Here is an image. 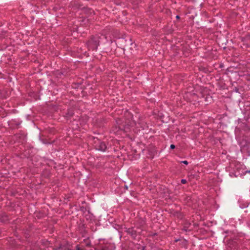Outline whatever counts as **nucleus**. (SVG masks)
I'll return each instance as SVG.
<instances>
[{"instance_id": "1", "label": "nucleus", "mask_w": 250, "mask_h": 250, "mask_svg": "<svg viewBox=\"0 0 250 250\" xmlns=\"http://www.w3.org/2000/svg\"><path fill=\"white\" fill-rule=\"evenodd\" d=\"M126 116L128 117L127 119H125V121L122 122L120 119L116 121L117 124L119 129L121 130H124L125 132H127L131 127L136 126L137 128H141L143 129L145 128L146 126V124L145 122L139 120L136 123L132 119V116L130 113H127Z\"/></svg>"}, {"instance_id": "2", "label": "nucleus", "mask_w": 250, "mask_h": 250, "mask_svg": "<svg viewBox=\"0 0 250 250\" xmlns=\"http://www.w3.org/2000/svg\"><path fill=\"white\" fill-rule=\"evenodd\" d=\"M99 36H92L87 43L89 50H96L99 45Z\"/></svg>"}, {"instance_id": "3", "label": "nucleus", "mask_w": 250, "mask_h": 250, "mask_svg": "<svg viewBox=\"0 0 250 250\" xmlns=\"http://www.w3.org/2000/svg\"><path fill=\"white\" fill-rule=\"evenodd\" d=\"M93 145L96 149L101 151H105L107 148L106 144L97 138H93Z\"/></svg>"}, {"instance_id": "4", "label": "nucleus", "mask_w": 250, "mask_h": 250, "mask_svg": "<svg viewBox=\"0 0 250 250\" xmlns=\"http://www.w3.org/2000/svg\"><path fill=\"white\" fill-rule=\"evenodd\" d=\"M9 220L8 216L5 213H2L0 215V221L2 223H6Z\"/></svg>"}, {"instance_id": "5", "label": "nucleus", "mask_w": 250, "mask_h": 250, "mask_svg": "<svg viewBox=\"0 0 250 250\" xmlns=\"http://www.w3.org/2000/svg\"><path fill=\"white\" fill-rule=\"evenodd\" d=\"M74 110L72 108L68 109L67 112L65 113V117L67 118H70L72 117L74 115Z\"/></svg>"}, {"instance_id": "6", "label": "nucleus", "mask_w": 250, "mask_h": 250, "mask_svg": "<svg viewBox=\"0 0 250 250\" xmlns=\"http://www.w3.org/2000/svg\"><path fill=\"white\" fill-rule=\"evenodd\" d=\"M82 243H83L87 247H91V242L89 238H86L84 239L82 242Z\"/></svg>"}, {"instance_id": "7", "label": "nucleus", "mask_w": 250, "mask_h": 250, "mask_svg": "<svg viewBox=\"0 0 250 250\" xmlns=\"http://www.w3.org/2000/svg\"><path fill=\"white\" fill-rule=\"evenodd\" d=\"M127 232L133 237H135L136 236V231L133 230L132 229H129Z\"/></svg>"}, {"instance_id": "8", "label": "nucleus", "mask_w": 250, "mask_h": 250, "mask_svg": "<svg viewBox=\"0 0 250 250\" xmlns=\"http://www.w3.org/2000/svg\"><path fill=\"white\" fill-rule=\"evenodd\" d=\"M76 250H84V249L81 248L79 245H77L76 246Z\"/></svg>"}, {"instance_id": "9", "label": "nucleus", "mask_w": 250, "mask_h": 250, "mask_svg": "<svg viewBox=\"0 0 250 250\" xmlns=\"http://www.w3.org/2000/svg\"><path fill=\"white\" fill-rule=\"evenodd\" d=\"M229 243V244H232V245H233V246L234 247H235V246H236V243H235V242H234V241H230Z\"/></svg>"}, {"instance_id": "10", "label": "nucleus", "mask_w": 250, "mask_h": 250, "mask_svg": "<svg viewBox=\"0 0 250 250\" xmlns=\"http://www.w3.org/2000/svg\"><path fill=\"white\" fill-rule=\"evenodd\" d=\"M181 182L183 184H185L187 183V180L186 179H182Z\"/></svg>"}, {"instance_id": "11", "label": "nucleus", "mask_w": 250, "mask_h": 250, "mask_svg": "<svg viewBox=\"0 0 250 250\" xmlns=\"http://www.w3.org/2000/svg\"><path fill=\"white\" fill-rule=\"evenodd\" d=\"M175 145H173V144L171 145H170V148L171 149H174V148H175Z\"/></svg>"}, {"instance_id": "12", "label": "nucleus", "mask_w": 250, "mask_h": 250, "mask_svg": "<svg viewBox=\"0 0 250 250\" xmlns=\"http://www.w3.org/2000/svg\"><path fill=\"white\" fill-rule=\"evenodd\" d=\"M182 163H184L185 165L188 164V162L187 161H183L181 162Z\"/></svg>"}, {"instance_id": "13", "label": "nucleus", "mask_w": 250, "mask_h": 250, "mask_svg": "<svg viewBox=\"0 0 250 250\" xmlns=\"http://www.w3.org/2000/svg\"><path fill=\"white\" fill-rule=\"evenodd\" d=\"M176 19H180V16L177 15V16H176Z\"/></svg>"}, {"instance_id": "14", "label": "nucleus", "mask_w": 250, "mask_h": 250, "mask_svg": "<svg viewBox=\"0 0 250 250\" xmlns=\"http://www.w3.org/2000/svg\"><path fill=\"white\" fill-rule=\"evenodd\" d=\"M157 235V234H156V233H154V234H153V236H155V235Z\"/></svg>"}, {"instance_id": "15", "label": "nucleus", "mask_w": 250, "mask_h": 250, "mask_svg": "<svg viewBox=\"0 0 250 250\" xmlns=\"http://www.w3.org/2000/svg\"><path fill=\"white\" fill-rule=\"evenodd\" d=\"M184 230H185V231H187V229H184Z\"/></svg>"}]
</instances>
